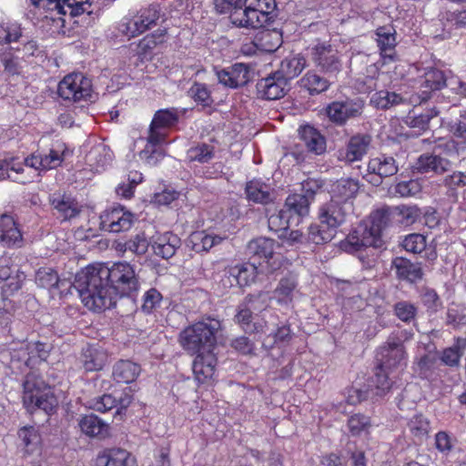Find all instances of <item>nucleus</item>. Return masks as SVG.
<instances>
[{"mask_svg":"<svg viewBox=\"0 0 466 466\" xmlns=\"http://www.w3.org/2000/svg\"><path fill=\"white\" fill-rule=\"evenodd\" d=\"M76 287L88 309L103 311L116 306L117 297H126L135 303L140 281L135 266L118 262L111 268L86 267L76 275Z\"/></svg>","mask_w":466,"mask_h":466,"instance_id":"1","label":"nucleus"},{"mask_svg":"<svg viewBox=\"0 0 466 466\" xmlns=\"http://www.w3.org/2000/svg\"><path fill=\"white\" fill-rule=\"evenodd\" d=\"M184 114V109L176 107L159 109L155 113L149 126L147 143L139 153L140 158L147 165L155 166L164 157V152L158 146L166 140V130L175 127Z\"/></svg>","mask_w":466,"mask_h":466,"instance_id":"2","label":"nucleus"},{"mask_svg":"<svg viewBox=\"0 0 466 466\" xmlns=\"http://www.w3.org/2000/svg\"><path fill=\"white\" fill-rule=\"evenodd\" d=\"M391 209L390 208L373 211L370 214V226L359 225L342 242V248L349 253H354L363 248L380 247L381 232L389 225Z\"/></svg>","mask_w":466,"mask_h":466,"instance_id":"3","label":"nucleus"},{"mask_svg":"<svg viewBox=\"0 0 466 466\" xmlns=\"http://www.w3.org/2000/svg\"><path fill=\"white\" fill-rule=\"evenodd\" d=\"M220 329V322L208 319L184 329L178 337L182 349L189 355L213 350L217 342L216 334Z\"/></svg>","mask_w":466,"mask_h":466,"instance_id":"4","label":"nucleus"},{"mask_svg":"<svg viewBox=\"0 0 466 466\" xmlns=\"http://www.w3.org/2000/svg\"><path fill=\"white\" fill-rule=\"evenodd\" d=\"M22 400L24 407L31 413L41 410L46 414H51L57 407V400L52 389L35 371H30L25 375Z\"/></svg>","mask_w":466,"mask_h":466,"instance_id":"5","label":"nucleus"},{"mask_svg":"<svg viewBox=\"0 0 466 466\" xmlns=\"http://www.w3.org/2000/svg\"><path fill=\"white\" fill-rule=\"evenodd\" d=\"M275 0H246L243 10L229 15L231 23L238 27L258 29L270 25L276 16Z\"/></svg>","mask_w":466,"mask_h":466,"instance_id":"6","label":"nucleus"},{"mask_svg":"<svg viewBox=\"0 0 466 466\" xmlns=\"http://www.w3.org/2000/svg\"><path fill=\"white\" fill-rule=\"evenodd\" d=\"M92 93L91 79L80 72L66 75L57 86L58 96L66 101L74 103L90 100Z\"/></svg>","mask_w":466,"mask_h":466,"instance_id":"7","label":"nucleus"},{"mask_svg":"<svg viewBox=\"0 0 466 466\" xmlns=\"http://www.w3.org/2000/svg\"><path fill=\"white\" fill-rule=\"evenodd\" d=\"M320 187L321 184L318 180L309 178L302 182L301 193L289 195L287 198L284 209L292 216L295 223L298 224L300 218L309 215V206Z\"/></svg>","mask_w":466,"mask_h":466,"instance_id":"8","label":"nucleus"},{"mask_svg":"<svg viewBox=\"0 0 466 466\" xmlns=\"http://www.w3.org/2000/svg\"><path fill=\"white\" fill-rule=\"evenodd\" d=\"M299 136L302 145H296L290 152L297 163L306 161L309 153L319 156L326 151V138L315 127L303 126L299 129Z\"/></svg>","mask_w":466,"mask_h":466,"instance_id":"9","label":"nucleus"},{"mask_svg":"<svg viewBox=\"0 0 466 466\" xmlns=\"http://www.w3.org/2000/svg\"><path fill=\"white\" fill-rule=\"evenodd\" d=\"M365 102L360 98L336 100L327 105L325 113L330 122L337 126H344L349 120L360 117Z\"/></svg>","mask_w":466,"mask_h":466,"instance_id":"10","label":"nucleus"},{"mask_svg":"<svg viewBox=\"0 0 466 466\" xmlns=\"http://www.w3.org/2000/svg\"><path fill=\"white\" fill-rule=\"evenodd\" d=\"M399 169V163L393 156L378 154L370 157L367 164V173L363 175V178L371 185L379 187L385 178L395 176Z\"/></svg>","mask_w":466,"mask_h":466,"instance_id":"11","label":"nucleus"},{"mask_svg":"<svg viewBox=\"0 0 466 466\" xmlns=\"http://www.w3.org/2000/svg\"><path fill=\"white\" fill-rule=\"evenodd\" d=\"M67 147L62 142L55 143L46 152H35L25 158V165L39 172H46L62 165Z\"/></svg>","mask_w":466,"mask_h":466,"instance_id":"12","label":"nucleus"},{"mask_svg":"<svg viewBox=\"0 0 466 466\" xmlns=\"http://www.w3.org/2000/svg\"><path fill=\"white\" fill-rule=\"evenodd\" d=\"M352 212V201H339L337 198H330L329 201L320 206L319 220L323 225L329 226L337 230Z\"/></svg>","mask_w":466,"mask_h":466,"instance_id":"13","label":"nucleus"},{"mask_svg":"<svg viewBox=\"0 0 466 466\" xmlns=\"http://www.w3.org/2000/svg\"><path fill=\"white\" fill-rule=\"evenodd\" d=\"M312 60L321 72L329 77L335 76L342 69V63L339 52L330 45L321 43L312 48Z\"/></svg>","mask_w":466,"mask_h":466,"instance_id":"14","label":"nucleus"},{"mask_svg":"<svg viewBox=\"0 0 466 466\" xmlns=\"http://www.w3.org/2000/svg\"><path fill=\"white\" fill-rule=\"evenodd\" d=\"M100 228L104 231L119 233L131 228L134 215L122 206L106 209L99 217Z\"/></svg>","mask_w":466,"mask_h":466,"instance_id":"15","label":"nucleus"},{"mask_svg":"<svg viewBox=\"0 0 466 466\" xmlns=\"http://www.w3.org/2000/svg\"><path fill=\"white\" fill-rule=\"evenodd\" d=\"M372 137L369 134L357 133L350 137L344 149L339 151V159L348 164L360 161L370 147Z\"/></svg>","mask_w":466,"mask_h":466,"instance_id":"16","label":"nucleus"},{"mask_svg":"<svg viewBox=\"0 0 466 466\" xmlns=\"http://www.w3.org/2000/svg\"><path fill=\"white\" fill-rule=\"evenodd\" d=\"M405 360L404 346L400 341H389L380 348L376 355L377 366L387 370L405 365Z\"/></svg>","mask_w":466,"mask_h":466,"instance_id":"17","label":"nucleus"},{"mask_svg":"<svg viewBox=\"0 0 466 466\" xmlns=\"http://www.w3.org/2000/svg\"><path fill=\"white\" fill-rule=\"evenodd\" d=\"M289 84L279 73L274 72L261 78L256 85L259 97L267 100H276L283 97L289 90Z\"/></svg>","mask_w":466,"mask_h":466,"instance_id":"18","label":"nucleus"},{"mask_svg":"<svg viewBox=\"0 0 466 466\" xmlns=\"http://www.w3.org/2000/svg\"><path fill=\"white\" fill-rule=\"evenodd\" d=\"M192 363L195 380L199 384L208 383L213 380L218 364V359L213 350L197 353Z\"/></svg>","mask_w":466,"mask_h":466,"instance_id":"19","label":"nucleus"},{"mask_svg":"<svg viewBox=\"0 0 466 466\" xmlns=\"http://www.w3.org/2000/svg\"><path fill=\"white\" fill-rule=\"evenodd\" d=\"M276 245L274 239L258 238L248 243L246 254L249 261H256L258 266H261L263 262L270 264V259L274 258Z\"/></svg>","mask_w":466,"mask_h":466,"instance_id":"20","label":"nucleus"},{"mask_svg":"<svg viewBox=\"0 0 466 466\" xmlns=\"http://www.w3.org/2000/svg\"><path fill=\"white\" fill-rule=\"evenodd\" d=\"M452 167L451 161L437 152L421 154L415 164V168L420 174L432 172L442 175Z\"/></svg>","mask_w":466,"mask_h":466,"instance_id":"21","label":"nucleus"},{"mask_svg":"<svg viewBox=\"0 0 466 466\" xmlns=\"http://www.w3.org/2000/svg\"><path fill=\"white\" fill-rule=\"evenodd\" d=\"M0 243L6 248H19L24 244L23 235L12 216L0 217Z\"/></svg>","mask_w":466,"mask_h":466,"instance_id":"22","label":"nucleus"},{"mask_svg":"<svg viewBox=\"0 0 466 466\" xmlns=\"http://www.w3.org/2000/svg\"><path fill=\"white\" fill-rule=\"evenodd\" d=\"M234 321L246 333L256 334L264 332L266 321L260 320L257 315L242 301L236 308Z\"/></svg>","mask_w":466,"mask_h":466,"instance_id":"23","label":"nucleus"},{"mask_svg":"<svg viewBox=\"0 0 466 466\" xmlns=\"http://www.w3.org/2000/svg\"><path fill=\"white\" fill-rule=\"evenodd\" d=\"M96 466H137L135 457L119 448L106 449L96 458Z\"/></svg>","mask_w":466,"mask_h":466,"instance_id":"24","label":"nucleus"},{"mask_svg":"<svg viewBox=\"0 0 466 466\" xmlns=\"http://www.w3.org/2000/svg\"><path fill=\"white\" fill-rule=\"evenodd\" d=\"M247 199L256 204L267 205L274 201L275 190L261 179H252L246 183Z\"/></svg>","mask_w":466,"mask_h":466,"instance_id":"25","label":"nucleus"},{"mask_svg":"<svg viewBox=\"0 0 466 466\" xmlns=\"http://www.w3.org/2000/svg\"><path fill=\"white\" fill-rule=\"evenodd\" d=\"M78 426L85 435L91 438L103 440L110 435L109 424L93 413L82 416Z\"/></svg>","mask_w":466,"mask_h":466,"instance_id":"26","label":"nucleus"},{"mask_svg":"<svg viewBox=\"0 0 466 466\" xmlns=\"http://www.w3.org/2000/svg\"><path fill=\"white\" fill-rule=\"evenodd\" d=\"M180 246L181 239L177 235L172 232H165L158 236L151 244L155 255L164 259L172 258Z\"/></svg>","mask_w":466,"mask_h":466,"instance_id":"27","label":"nucleus"},{"mask_svg":"<svg viewBox=\"0 0 466 466\" xmlns=\"http://www.w3.org/2000/svg\"><path fill=\"white\" fill-rule=\"evenodd\" d=\"M392 266L396 269L399 279L415 283L423 278L421 263L411 262L410 259L398 257L393 259Z\"/></svg>","mask_w":466,"mask_h":466,"instance_id":"28","label":"nucleus"},{"mask_svg":"<svg viewBox=\"0 0 466 466\" xmlns=\"http://www.w3.org/2000/svg\"><path fill=\"white\" fill-rule=\"evenodd\" d=\"M377 44L384 59L393 61L396 56V31L391 25L380 26L376 30Z\"/></svg>","mask_w":466,"mask_h":466,"instance_id":"29","label":"nucleus"},{"mask_svg":"<svg viewBox=\"0 0 466 466\" xmlns=\"http://www.w3.org/2000/svg\"><path fill=\"white\" fill-rule=\"evenodd\" d=\"M298 279L295 275L288 274L280 279L273 291L274 299L279 305L289 306L298 293Z\"/></svg>","mask_w":466,"mask_h":466,"instance_id":"30","label":"nucleus"},{"mask_svg":"<svg viewBox=\"0 0 466 466\" xmlns=\"http://www.w3.org/2000/svg\"><path fill=\"white\" fill-rule=\"evenodd\" d=\"M49 201L64 219H70L79 214L77 202L65 194L56 192L49 197Z\"/></svg>","mask_w":466,"mask_h":466,"instance_id":"31","label":"nucleus"},{"mask_svg":"<svg viewBox=\"0 0 466 466\" xmlns=\"http://www.w3.org/2000/svg\"><path fill=\"white\" fill-rule=\"evenodd\" d=\"M391 380L389 378V370L376 366L374 375L370 379L368 390L371 399L385 396L391 389Z\"/></svg>","mask_w":466,"mask_h":466,"instance_id":"32","label":"nucleus"},{"mask_svg":"<svg viewBox=\"0 0 466 466\" xmlns=\"http://www.w3.org/2000/svg\"><path fill=\"white\" fill-rule=\"evenodd\" d=\"M141 369L137 363L128 360H120L113 367V378L118 383H131L137 380Z\"/></svg>","mask_w":466,"mask_h":466,"instance_id":"33","label":"nucleus"},{"mask_svg":"<svg viewBox=\"0 0 466 466\" xmlns=\"http://www.w3.org/2000/svg\"><path fill=\"white\" fill-rule=\"evenodd\" d=\"M299 85L306 89L310 96L319 95L327 91L331 86L329 77L320 76L315 71H308L300 79Z\"/></svg>","mask_w":466,"mask_h":466,"instance_id":"34","label":"nucleus"},{"mask_svg":"<svg viewBox=\"0 0 466 466\" xmlns=\"http://www.w3.org/2000/svg\"><path fill=\"white\" fill-rule=\"evenodd\" d=\"M112 159L113 153L109 147L104 143H98L92 147L86 156V162L96 170L110 165Z\"/></svg>","mask_w":466,"mask_h":466,"instance_id":"35","label":"nucleus"},{"mask_svg":"<svg viewBox=\"0 0 466 466\" xmlns=\"http://www.w3.org/2000/svg\"><path fill=\"white\" fill-rule=\"evenodd\" d=\"M360 189L359 181L353 178H340L331 187V198L339 201H351Z\"/></svg>","mask_w":466,"mask_h":466,"instance_id":"36","label":"nucleus"},{"mask_svg":"<svg viewBox=\"0 0 466 466\" xmlns=\"http://www.w3.org/2000/svg\"><path fill=\"white\" fill-rule=\"evenodd\" d=\"M107 360L106 352L96 346H89L83 350L81 361L86 371L100 370Z\"/></svg>","mask_w":466,"mask_h":466,"instance_id":"37","label":"nucleus"},{"mask_svg":"<svg viewBox=\"0 0 466 466\" xmlns=\"http://www.w3.org/2000/svg\"><path fill=\"white\" fill-rule=\"evenodd\" d=\"M225 239L219 235L208 234L206 231L193 232L188 238L191 248L197 253L209 251L213 247L219 245Z\"/></svg>","mask_w":466,"mask_h":466,"instance_id":"38","label":"nucleus"},{"mask_svg":"<svg viewBox=\"0 0 466 466\" xmlns=\"http://www.w3.org/2000/svg\"><path fill=\"white\" fill-rule=\"evenodd\" d=\"M293 338L290 326L288 322L281 323L277 329L269 333L263 340V346L268 350L275 347L288 345Z\"/></svg>","mask_w":466,"mask_h":466,"instance_id":"39","label":"nucleus"},{"mask_svg":"<svg viewBox=\"0 0 466 466\" xmlns=\"http://www.w3.org/2000/svg\"><path fill=\"white\" fill-rule=\"evenodd\" d=\"M306 67V59L301 56H295L285 58L277 73L283 76L289 84V81L297 77Z\"/></svg>","mask_w":466,"mask_h":466,"instance_id":"40","label":"nucleus"},{"mask_svg":"<svg viewBox=\"0 0 466 466\" xmlns=\"http://www.w3.org/2000/svg\"><path fill=\"white\" fill-rule=\"evenodd\" d=\"M466 350V339L457 338L455 343L442 350L441 355V362L449 367L454 368L460 365L461 358Z\"/></svg>","mask_w":466,"mask_h":466,"instance_id":"41","label":"nucleus"},{"mask_svg":"<svg viewBox=\"0 0 466 466\" xmlns=\"http://www.w3.org/2000/svg\"><path fill=\"white\" fill-rule=\"evenodd\" d=\"M2 357L9 358V367L15 372H24L26 368H29V363L26 360V348L25 343L8 349L2 353Z\"/></svg>","mask_w":466,"mask_h":466,"instance_id":"42","label":"nucleus"},{"mask_svg":"<svg viewBox=\"0 0 466 466\" xmlns=\"http://www.w3.org/2000/svg\"><path fill=\"white\" fill-rule=\"evenodd\" d=\"M407 99L401 95L388 90L376 92L371 97V103L379 109L386 110L405 104Z\"/></svg>","mask_w":466,"mask_h":466,"instance_id":"43","label":"nucleus"},{"mask_svg":"<svg viewBox=\"0 0 466 466\" xmlns=\"http://www.w3.org/2000/svg\"><path fill=\"white\" fill-rule=\"evenodd\" d=\"M26 348V360L29 368L34 369L36 365L46 360L49 355V350L46 343L40 341H30L25 343Z\"/></svg>","mask_w":466,"mask_h":466,"instance_id":"44","label":"nucleus"},{"mask_svg":"<svg viewBox=\"0 0 466 466\" xmlns=\"http://www.w3.org/2000/svg\"><path fill=\"white\" fill-rule=\"evenodd\" d=\"M166 32V29L157 30L141 39L137 47V55L142 58H147V56H151L152 51L157 46L164 42Z\"/></svg>","mask_w":466,"mask_h":466,"instance_id":"45","label":"nucleus"},{"mask_svg":"<svg viewBox=\"0 0 466 466\" xmlns=\"http://www.w3.org/2000/svg\"><path fill=\"white\" fill-rule=\"evenodd\" d=\"M336 234V229L331 228L329 226L319 224H312L309 228L308 240L316 244L322 245L333 239Z\"/></svg>","mask_w":466,"mask_h":466,"instance_id":"46","label":"nucleus"},{"mask_svg":"<svg viewBox=\"0 0 466 466\" xmlns=\"http://www.w3.org/2000/svg\"><path fill=\"white\" fill-rule=\"evenodd\" d=\"M258 268V266L256 261H248L233 266V274H237L238 287L250 285L257 278Z\"/></svg>","mask_w":466,"mask_h":466,"instance_id":"47","label":"nucleus"},{"mask_svg":"<svg viewBox=\"0 0 466 466\" xmlns=\"http://www.w3.org/2000/svg\"><path fill=\"white\" fill-rule=\"evenodd\" d=\"M24 171L25 169L20 163L3 161L0 163V180L8 178L17 183L25 184L29 182L30 178L20 177Z\"/></svg>","mask_w":466,"mask_h":466,"instance_id":"48","label":"nucleus"},{"mask_svg":"<svg viewBox=\"0 0 466 466\" xmlns=\"http://www.w3.org/2000/svg\"><path fill=\"white\" fill-rule=\"evenodd\" d=\"M441 185L446 187V196L456 200L458 187H466V172L453 171L443 177Z\"/></svg>","mask_w":466,"mask_h":466,"instance_id":"49","label":"nucleus"},{"mask_svg":"<svg viewBox=\"0 0 466 466\" xmlns=\"http://www.w3.org/2000/svg\"><path fill=\"white\" fill-rule=\"evenodd\" d=\"M117 247L119 250H128L136 255L141 256L147 251L149 241L144 232H139L132 236L125 243H118Z\"/></svg>","mask_w":466,"mask_h":466,"instance_id":"50","label":"nucleus"},{"mask_svg":"<svg viewBox=\"0 0 466 466\" xmlns=\"http://www.w3.org/2000/svg\"><path fill=\"white\" fill-rule=\"evenodd\" d=\"M445 86L451 87L449 82L447 83L444 73L441 70L431 68L428 70L424 75L422 86L425 88V90H423L422 93L427 94L431 93V91L440 90Z\"/></svg>","mask_w":466,"mask_h":466,"instance_id":"51","label":"nucleus"},{"mask_svg":"<svg viewBox=\"0 0 466 466\" xmlns=\"http://www.w3.org/2000/svg\"><path fill=\"white\" fill-rule=\"evenodd\" d=\"M438 115L439 111L433 107L419 115H409L405 119V124L411 128L417 129L419 132L425 131L429 129L431 120Z\"/></svg>","mask_w":466,"mask_h":466,"instance_id":"52","label":"nucleus"},{"mask_svg":"<svg viewBox=\"0 0 466 466\" xmlns=\"http://www.w3.org/2000/svg\"><path fill=\"white\" fill-rule=\"evenodd\" d=\"M188 96L202 107H210L214 103L211 91L204 83L194 82L187 91Z\"/></svg>","mask_w":466,"mask_h":466,"instance_id":"53","label":"nucleus"},{"mask_svg":"<svg viewBox=\"0 0 466 466\" xmlns=\"http://www.w3.org/2000/svg\"><path fill=\"white\" fill-rule=\"evenodd\" d=\"M118 30L121 34L129 38L135 37L147 31L146 24L142 23L137 14L132 18H123L118 25Z\"/></svg>","mask_w":466,"mask_h":466,"instance_id":"54","label":"nucleus"},{"mask_svg":"<svg viewBox=\"0 0 466 466\" xmlns=\"http://www.w3.org/2000/svg\"><path fill=\"white\" fill-rule=\"evenodd\" d=\"M270 299L268 292L258 291L257 293L247 295L243 299L242 302L257 315L268 308Z\"/></svg>","mask_w":466,"mask_h":466,"instance_id":"55","label":"nucleus"},{"mask_svg":"<svg viewBox=\"0 0 466 466\" xmlns=\"http://www.w3.org/2000/svg\"><path fill=\"white\" fill-rule=\"evenodd\" d=\"M394 315L405 323H411L416 319L418 308L408 300H400L393 306Z\"/></svg>","mask_w":466,"mask_h":466,"instance_id":"56","label":"nucleus"},{"mask_svg":"<svg viewBox=\"0 0 466 466\" xmlns=\"http://www.w3.org/2000/svg\"><path fill=\"white\" fill-rule=\"evenodd\" d=\"M213 157L214 147L206 143L191 147L187 152V157L189 161H197L199 163H208Z\"/></svg>","mask_w":466,"mask_h":466,"instance_id":"57","label":"nucleus"},{"mask_svg":"<svg viewBox=\"0 0 466 466\" xmlns=\"http://www.w3.org/2000/svg\"><path fill=\"white\" fill-rule=\"evenodd\" d=\"M347 427L352 436H360L362 433L369 432L371 427L370 419L360 413L351 415L348 420Z\"/></svg>","mask_w":466,"mask_h":466,"instance_id":"58","label":"nucleus"},{"mask_svg":"<svg viewBox=\"0 0 466 466\" xmlns=\"http://www.w3.org/2000/svg\"><path fill=\"white\" fill-rule=\"evenodd\" d=\"M437 359L431 354H424L416 362L415 371L421 379L430 380L434 374Z\"/></svg>","mask_w":466,"mask_h":466,"instance_id":"59","label":"nucleus"},{"mask_svg":"<svg viewBox=\"0 0 466 466\" xmlns=\"http://www.w3.org/2000/svg\"><path fill=\"white\" fill-rule=\"evenodd\" d=\"M293 222L295 221L292 216L289 215L285 209L270 215L268 219V228L277 233L287 230Z\"/></svg>","mask_w":466,"mask_h":466,"instance_id":"60","label":"nucleus"},{"mask_svg":"<svg viewBox=\"0 0 466 466\" xmlns=\"http://www.w3.org/2000/svg\"><path fill=\"white\" fill-rule=\"evenodd\" d=\"M466 147L455 138L450 140H441L434 148V151L439 150L440 155L449 157H458Z\"/></svg>","mask_w":466,"mask_h":466,"instance_id":"61","label":"nucleus"},{"mask_svg":"<svg viewBox=\"0 0 466 466\" xmlns=\"http://www.w3.org/2000/svg\"><path fill=\"white\" fill-rule=\"evenodd\" d=\"M420 299L427 311L431 314L436 313L442 308V301L433 289L423 288L420 293Z\"/></svg>","mask_w":466,"mask_h":466,"instance_id":"62","label":"nucleus"},{"mask_svg":"<svg viewBox=\"0 0 466 466\" xmlns=\"http://www.w3.org/2000/svg\"><path fill=\"white\" fill-rule=\"evenodd\" d=\"M421 191V185L419 180L410 179L400 181L394 186L393 195L400 198L414 197Z\"/></svg>","mask_w":466,"mask_h":466,"instance_id":"63","label":"nucleus"},{"mask_svg":"<svg viewBox=\"0 0 466 466\" xmlns=\"http://www.w3.org/2000/svg\"><path fill=\"white\" fill-rule=\"evenodd\" d=\"M143 24H146V29L148 30L157 25L161 17V8L157 4L149 5L146 8H142L137 12Z\"/></svg>","mask_w":466,"mask_h":466,"instance_id":"64","label":"nucleus"}]
</instances>
